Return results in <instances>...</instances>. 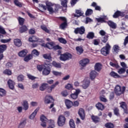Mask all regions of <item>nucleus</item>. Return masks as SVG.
<instances>
[{"instance_id":"1","label":"nucleus","mask_w":128,"mask_h":128,"mask_svg":"<svg viewBox=\"0 0 128 128\" xmlns=\"http://www.w3.org/2000/svg\"><path fill=\"white\" fill-rule=\"evenodd\" d=\"M46 5L47 6V10L49 12L50 14H52L54 12H56L58 10V6L54 4H52L50 2H46Z\"/></svg>"},{"instance_id":"2","label":"nucleus","mask_w":128,"mask_h":128,"mask_svg":"<svg viewBox=\"0 0 128 128\" xmlns=\"http://www.w3.org/2000/svg\"><path fill=\"white\" fill-rule=\"evenodd\" d=\"M116 96H120L122 94H124L126 92V86H123L122 88L120 85H116L114 89Z\"/></svg>"},{"instance_id":"3","label":"nucleus","mask_w":128,"mask_h":128,"mask_svg":"<svg viewBox=\"0 0 128 128\" xmlns=\"http://www.w3.org/2000/svg\"><path fill=\"white\" fill-rule=\"evenodd\" d=\"M110 46L108 44H106V46L101 49V54L103 56H108L110 54Z\"/></svg>"},{"instance_id":"4","label":"nucleus","mask_w":128,"mask_h":128,"mask_svg":"<svg viewBox=\"0 0 128 128\" xmlns=\"http://www.w3.org/2000/svg\"><path fill=\"white\" fill-rule=\"evenodd\" d=\"M46 46L48 48H49V50H52V48H54V50H62V47L60 46L56 45L54 46V42H48L46 44Z\"/></svg>"},{"instance_id":"5","label":"nucleus","mask_w":128,"mask_h":128,"mask_svg":"<svg viewBox=\"0 0 128 128\" xmlns=\"http://www.w3.org/2000/svg\"><path fill=\"white\" fill-rule=\"evenodd\" d=\"M60 60L66 62V60H70V58H72V54L70 53H66L60 55Z\"/></svg>"},{"instance_id":"6","label":"nucleus","mask_w":128,"mask_h":128,"mask_svg":"<svg viewBox=\"0 0 128 128\" xmlns=\"http://www.w3.org/2000/svg\"><path fill=\"white\" fill-rule=\"evenodd\" d=\"M66 122V118L64 116H60L58 118V124L59 126H62Z\"/></svg>"},{"instance_id":"7","label":"nucleus","mask_w":128,"mask_h":128,"mask_svg":"<svg viewBox=\"0 0 128 128\" xmlns=\"http://www.w3.org/2000/svg\"><path fill=\"white\" fill-rule=\"evenodd\" d=\"M90 81L88 78H85L82 82V88L84 90L88 88V86H90Z\"/></svg>"},{"instance_id":"8","label":"nucleus","mask_w":128,"mask_h":128,"mask_svg":"<svg viewBox=\"0 0 128 128\" xmlns=\"http://www.w3.org/2000/svg\"><path fill=\"white\" fill-rule=\"evenodd\" d=\"M84 32H86L84 27L81 26L80 28H76L74 30V32L76 34H84Z\"/></svg>"},{"instance_id":"9","label":"nucleus","mask_w":128,"mask_h":128,"mask_svg":"<svg viewBox=\"0 0 128 128\" xmlns=\"http://www.w3.org/2000/svg\"><path fill=\"white\" fill-rule=\"evenodd\" d=\"M59 18H60L61 20H63V22H64L62 23L60 25V28H61V30H64L66 27V26H68V24H66V18L64 17H60Z\"/></svg>"},{"instance_id":"10","label":"nucleus","mask_w":128,"mask_h":128,"mask_svg":"<svg viewBox=\"0 0 128 128\" xmlns=\"http://www.w3.org/2000/svg\"><path fill=\"white\" fill-rule=\"evenodd\" d=\"M46 66H47V67H44L42 71V74H44V76H48L50 74V64H46Z\"/></svg>"},{"instance_id":"11","label":"nucleus","mask_w":128,"mask_h":128,"mask_svg":"<svg viewBox=\"0 0 128 128\" xmlns=\"http://www.w3.org/2000/svg\"><path fill=\"white\" fill-rule=\"evenodd\" d=\"M78 114L81 118V120H84V118H86V114H84V108H80L79 109Z\"/></svg>"},{"instance_id":"12","label":"nucleus","mask_w":128,"mask_h":128,"mask_svg":"<svg viewBox=\"0 0 128 128\" xmlns=\"http://www.w3.org/2000/svg\"><path fill=\"white\" fill-rule=\"evenodd\" d=\"M97 76H98V74L95 70L92 71L90 74V78L92 80H94L96 78Z\"/></svg>"},{"instance_id":"13","label":"nucleus","mask_w":128,"mask_h":128,"mask_svg":"<svg viewBox=\"0 0 128 128\" xmlns=\"http://www.w3.org/2000/svg\"><path fill=\"white\" fill-rule=\"evenodd\" d=\"M80 92V89L76 90V92L70 95L72 98L73 100H76Z\"/></svg>"},{"instance_id":"14","label":"nucleus","mask_w":128,"mask_h":128,"mask_svg":"<svg viewBox=\"0 0 128 128\" xmlns=\"http://www.w3.org/2000/svg\"><path fill=\"white\" fill-rule=\"evenodd\" d=\"M88 62H90V60H88V59L86 58L80 60L79 64L81 66H86Z\"/></svg>"},{"instance_id":"15","label":"nucleus","mask_w":128,"mask_h":128,"mask_svg":"<svg viewBox=\"0 0 128 128\" xmlns=\"http://www.w3.org/2000/svg\"><path fill=\"white\" fill-rule=\"evenodd\" d=\"M52 100H54V98H52V96L50 95H47L46 96L44 102H45V104H50V102H52Z\"/></svg>"},{"instance_id":"16","label":"nucleus","mask_w":128,"mask_h":128,"mask_svg":"<svg viewBox=\"0 0 128 128\" xmlns=\"http://www.w3.org/2000/svg\"><path fill=\"white\" fill-rule=\"evenodd\" d=\"M91 118L92 122H94L95 124H98V122H100V118L98 116H94V115H92L91 116Z\"/></svg>"},{"instance_id":"17","label":"nucleus","mask_w":128,"mask_h":128,"mask_svg":"<svg viewBox=\"0 0 128 128\" xmlns=\"http://www.w3.org/2000/svg\"><path fill=\"white\" fill-rule=\"evenodd\" d=\"M14 44H15L16 46H18V48L22 46V41H20V40L18 38L14 39Z\"/></svg>"},{"instance_id":"18","label":"nucleus","mask_w":128,"mask_h":128,"mask_svg":"<svg viewBox=\"0 0 128 128\" xmlns=\"http://www.w3.org/2000/svg\"><path fill=\"white\" fill-rule=\"evenodd\" d=\"M8 86L10 88V90H14V88L15 83L12 80H9L8 82Z\"/></svg>"},{"instance_id":"19","label":"nucleus","mask_w":128,"mask_h":128,"mask_svg":"<svg viewBox=\"0 0 128 128\" xmlns=\"http://www.w3.org/2000/svg\"><path fill=\"white\" fill-rule=\"evenodd\" d=\"M102 66L100 63H96L94 66L95 70H96V72H100V70H102Z\"/></svg>"},{"instance_id":"20","label":"nucleus","mask_w":128,"mask_h":128,"mask_svg":"<svg viewBox=\"0 0 128 128\" xmlns=\"http://www.w3.org/2000/svg\"><path fill=\"white\" fill-rule=\"evenodd\" d=\"M26 54H28V50H24L20 52L18 54L20 58H24V56H26Z\"/></svg>"},{"instance_id":"21","label":"nucleus","mask_w":128,"mask_h":128,"mask_svg":"<svg viewBox=\"0 0 128 128\" xmlns=\"http://www.w3.org/2000/svg\"><path fill=\"white\" fill-rule=\"evenodd\" d=\"M40 108H37L34 110V111L31 114L30 116V120H34L36 116V114H38V112Z\"/></svg>"},{"instance_id":"22","label":"nucleus","mask_w":128,"mask_h":128,"mask_svg":"<svg viewBox=\"0 0 128 128\" xmlns=\"http://www.w3.org/2000/svg\"><path fill=\"white\" fill-rule=\"evenodd\" d=\"M65 104L68 108H70L72 106V102L70 100H66Z\"/></svg>"},{"instance_id":"23","label":"nucleus","mask_w":128,"mask_h":128,"mask_svg":"<svg viewBox=\"0 0 128 128\" xmlns=\"http://www.w3.org/2000/svg\"><path fill=\"white\" fill-rule=\"evenodd\" d=\"M108 24L109 26H110V28H116V24L112 22V21L109 20L108 22Z\"/></svg>"},{"instance_id":"24","label":"nucleus","mask_w":128,"mask_h":128,"mask_svg":"<svg viewBox=\"0 0 128 128\" xmlns=\"http://www.w3.org/2000/svg\"><path fill=\"white\" fill-rule=\"evenodd\" d=\"M48 84L43 83L40 86V90L42 92H44V90L47 88H48Z\"/></svg>"},{"instance_id":"25","label":"nucleus","mask_w":128,"mask_h":128,"mask_svg":"<svg viewBox=\"0 0 128 128\" xmlns=\"http://www.w3.org/2000/svg\"><path fill=\"white\" fill-rule=\"evenodd\" d=\"M52 64L56 68H62V64H60V63L56 62V61H54Z\"/></svg>"},{"instance_id":"26","label":"nucleus","mask_w":128,"mask_h":128,"mask_svg":"<svg viewBox=\"0 0 128 128\" xmlns=\"http://www.w3.org/2000/svg\"><path fill=\"white\" fill-rule=\"evenodd\" d=\"M58 84H60V82L57 81V82H56L55 84H54L50 86V90H48V92L49 94H50V92H52V90H54V88H56V86H58Z\"/></svg>"},{"instance_id":"27","label":"nucleus","mask_w":128,"mask_h":128,"mask_svg":"<svg viewBox=\"0 0 128 128\" xmlns=\"http://www.w3.org/2000/svg\"><path fill=\"white\" fill-rule=\"evenodd\" d=\"M6 44H2L0 45V54H2L6 50Z\"/></svg>"},{"instance_id":"28","label":"nucleus","mask_w":128,"mask_h":128,"mask_svg":"<svg viewBox=\"0 0 128 128\" xmlns=\"http://www.w3.org/2000/svg\"><path fill=\"white\" fill-rule=\"evenodd\" d=\"M38 38L36 36H32L28 38V41L30 42H38Z\"/></svg>"},{"instance_id":"29","label":"nucleus","mask_w":128,"mask_h":128,"mask_svg":"<svg viewBox=\"0 0 128 128\" xmlns=\"http://www.w3.org/2000/svg\"><path fill=\"white\" fill-rule=\"evenodd\" d=\"M96 106L98 110H102L104 109V106L100 102L97 104Z\"/></svg>"},{"instance_id":"30","label":"nucleus","mask_w":128,"mask_h":128,"mask_svg":"<svg viewBox=\"0 0 128 128\" xmlns=\"http://www.w3.org/2000/svg\"><path fill=\"white\" fill-rule=\"evenodd\" d=\"M46 64H45L44 65H38L37 66V68L39 72H42V70L44 68H47L48 66L46 65Z\"/></svg>"},{"instance_id":"31","label":"nucleus","mask_w":128,"mask_h":128,"mask_svg":"<svg viewBox=\"0 0 128 128\" xmlns=\"http://www.w3.org/2000/svg\"><path fill=\"white\" fill-rule=\"evenodd\" d=\"M110 76L113 78H120V75H118L117 73H116L114 72H111L110 73Z\"/></svg>"},{"instance_id":"32","label":"nucleus","mask_w":128,"mask_h":128,"mask_svg":"<svg viewBox=\"0 0 128 128\" xmlns=\"http://www.w3.org/2000/svg\"><path fill=\"white\" fill-rule=\"evenodd\" d=\"M26 30H28V27L26 26H23L20 28V32L22 34V32H26Z\"/></svg>"},{"instance_id":"33","label":"nucleus","mask_w":128,"mask_h":128,"mask_svg":"<svg viewBox=\"0 0 128 128\" xmlns=\"http://www.w3.org/2000/svg\"><path fill=\"white\" fill-rule=\"evenodd\" d=\"M87 38L92 40L94 38V33L93 32H90L86 36Z\"/></svg>"},{"instance_id":"34","label":"nucleus","mask_w":128,"mask_h":128,"mask_svg":"<svg viewBox=\"0 0 128 128\" xmlns=\"http://www.w3.org/2000/svg\"><path fill=\"white\" fill-rule=\"evenodd\" d=\"M61 4L64 8H66L68 6V0H60Z\"/></svg>"},{"instance_id":"35","label":"nucleus","mask_w":128,"mask_h":128,"mask_svg":"<svg viewBox=\"0 0 128 128\" xmlns=\"http://www.w3.org/2000/svg\"><path fill=\"white\" fill-rule=\"evenodd\" d=\"M32 56H40V52L36 50H34L32 52Z\"/></svg>"},{"instance_id":"36","label":"nucleus","mask_w":128,"mask_h":128,"mask_svg":"<svg viewBox=\"0 0 128 128\" xmlns=\"http://www.w3.org/2000/svg\"><path fill=\"white\" fill-rule=\"evenodd\" d=\"M32 58V54H29L26 56L24 58V62H28V60H30Z\"/></svg>"},{"instance_id":"37","label":"nucleus","mask_w":128,"mask_h":128,"mask_svg":"<svg viewBox=\"0 0 128 128\" xmlns=\"http://www.w3.org/2000/svg\"><path fill=\"white\" fill-rule=\"evenodd\" d=\"M76 50L79 54H82L84 52V50L81 46H77L76 48Z\"/></svg>"},{"instance_id":"38","label":"nucleus","mask_w":128,"mask_h":128,"mask_svg":"<svg viewBox=\"0 0 128 128\" xmlns=\"http://www.w3.org/2000/svg\"><path fill=\"white\" fill-rule=\"evenodd\" d=\"M26 124V120H24L23 122H21L19 126H18V128H24Z\"/></svg>"},{"instance_id":"39","label":"nucleus","mask_w":128,"mask_h":128,"mask_svg":"<svg viewBox=\"0 0 128 128\" xmlns=\"http://www.w3.org/2000/svg\"><path fill=\"white\" fill-rule=\"evenodd\" d=\"M23 106L24 110H28V103L27 101H24L23 102Z\"/></svg>"},{"instance_id":"40","label":"nucleus","mask_w":128,"mask_h":128,"mask_svg":"<svg viewBox=\"0 0 128 128\" xmlns=\"http://www.w3.org/2000/svg\"><path fill=\"white\" fill-rule=\"evenodd\" d=\"M58 41L61 44H66L68 42H66V39L62 38H58Z\"/></svg>"},{"instance_id":"41","label":"nucleus","mask_w":128,"mask_h":128,"mask_svg":"<svg viewBox=\"0 0 128 128\" xmlns=\"http://www.w3.org/2000/svg\"><path fill=\"white\" fill-rule=\"evenodd\" d=\"M70 128H76V124H74V121L73 120H70Z\"/></svg>"},{"instance_id":"42","label":"nucleus","mask_w":128,"mask_h":128,"mask_svg":"<svg viewBox=\"0 0 128 128\" xmlns=\"http://www.w3.org/2000/svg\"><path fill=\"white\" fill-rule=\"evenodd\" d=\"M6 94V92L4 90L0 88V96H4Z\"/></svg>"},{"instance_id":"43","label":"nucleus","mask_w":128,"mask_h":128,"mask_svg":"<svg viewBox=\"0 0 128 128\" xmlns=\"http://www.w3.org/2000/svg\"><path fill=\"white\" fill-rule=\"evenodd\" d=\"M105 128H114V125L112 123H107V124H105Z\"/></svg>"},{"instance_id":"44","label":"nucleus","mask_w":128,"mask_h":128,"mask_svg":"<svg viewBox=\"0 0 128 128\" xmlns=\"http://www.w3.org/2000/svg\"><path fill=\"white\" fill-rule=\"evenodd\" d=\"M4 74H7V76H12V70L6 69L4 71Z\"/></svg>"},{"instance_id":"45","label":"nucleus","mask_w":128,"mask_h":128,"mask_svg":"<svg viewBox=\"0 0 128 128\" xmlns=\"http://www.w3.org/2000/svg\"><path fill=\"white\" fill-rule=\"evenodd\" d=\"M120 108H123V110L128 108V106L126 105V102H120Z\"/></svg>"},{"instance_id":"46","label":"nucleus","mask_w":128,"mask_h":128,"mask_svg":"<svg viewBox=\"0 0 128 128\" xmlns=\"http://www.w3.org/2000/svg\"><path fill=\"white\" fill-rule=\"evenodd\" d=\"M120 14H122V12L120 11H117L113 15V18H118V16H120Z\"/></svg>"},{"instance_id":"47","label":"nucleus","mask_w":128,"mask_h":128,"mask_svg":"<svg viewBox=\"0 0 128 128\" xmlns=\"http://www.w3.org/2000/svg\"><path fill=\"white\" fill-rule=\"evenodd\" d=\"M18 20L20 26H22V24H24V18L18 17Z\"/></svg>"},{"instance_id":"48","label":"nucleus","mask_w":128,"mask_h":128,"mask_svg":"<svg viewBox=\"0 0 128 128\" xmlns=\"http://www.w3.org/2000/svg\"><path fill=\"white\" fill-rule=\"evenodd\" d=\"M40 120L43 122H48V118L44 115L41 116Z\"/></svg>"},{"instance_id":"49","label":"nucleus","mask_w":128,"mask_h":128,"mask_svg":"<svg viewBox=\"0 0 128 128\" xmlns=\"http://www.w3.org/2000/svg\"><path fill=\"white\" fill-rule=\"evenodd\" d=\"M41 28L46 32H47V34H50V30H48V29L46 26H41Z\"/></svg>"},{"instance_id":"50","label":"nucleus","mask_w":128,"mask_h":128,"mask_svg":"<svg viewBox=\"0 0 128 128\" xmlns=\"http://www.w3.org/2000/svg\"><path fill=\"white\" fill-rule=\"evenodd\" d=\"M14 4H16V6H19V8H22V3L20 2H18V0H14Z\"/></svg>"},{"instance_id":"51","label":"nucleus","mask_w":128,"mask_h":128,"mask_svg":"<svg viewBox=\"0 0 128 128\" xmlns=\"http://www.w3.org/2000/svg\"><path fill=\"white\" fill-rule=\"evenodd\" d=\"M110 64L111 66L116 68H120V66H118V64H114L112 62H110Z\"/></svg>"},{"instance_id":"52","label":"nucleus","mask_w":128,"mask_h":128,"mask_svg":"<svg viewBox=\"0 0 128 128\" xmlns=\"http://www.w3.org/2000/svg\"><path fill=\"white\" fill-rule=\"evenodd\" d=\"M119 74H124L126 72V69L124 68H120L118 72Z\"/></svg>"},{"instance_id":"53","label":"nucleus","mask_w":128,"mask_h":128,"mask_svg":"<svg viewBox=\"0 0 128 128\" xmlns=\"http://www.w3.org/2000/svg\"><path fill=\"white\" fill-rule=\"evenodd\" d=\"M93 12L92 10L88 9L86 12V16H90Z\"/></svg>"},{"instance_id":"54","label":"nucleus","mask_w":128,"mask_h":128,"mask_svg":"<svg viewBox=\"0 0 128 128\" xmlns=\"http://www.w3.org/2000/svg\"><path fill=\"white\" fill-rule=\"evenodd\" d=\"M113 50L116 52H118L120 51V46H118V45H114L113 46Z\"/></svg>"},{"instance_id":"55","label":"nucleus","mask_w":128,"mask_h":128,"mask_svg":"<svg viewBox=\"0 0 128 128\" xmlns=\"http://www.w3.org/2000/svg\"><path fill=\"white\" fill-rule=\"evenodd\" d=\"M10 40H11L10 38L0 40V42H2V44H6L8 42H10Z\"/></svg>"},{"instance_id":"56","label":"nucleus","mask_w":128,"mask_h":128,"mask_svg":"<svg viewBox=\"0 0 128 128\" xmlns=\"http://www.w3.org/2000/svg\"><path fill=\"white\" fill-rule=\"evenodd\" d=\"M27 76L28 77V78L29 80H36V77L34 76H32V74H28Z\"/></svg>"},{"instance_id":"57","label":"nucleus","mask_w":128,"mask_h":128,"mask_svg":"<svg viewBox=\"0 0 128 128\" xmlns=\"http://www.w3.org/2000/svg\"><path fill=\"white\" fill-rule=\"evenodd\" d=\"M61 94L62 96H68V92L66 90H64L61 92Z\"/></svg>"},{"instance_id":"58","label":"nucleus","mask_w":128,"mask_h":128,"mask_svg":"<svg viewBox=\"0 0 128 128\" xmlns=\"http://www.w3.org/2000/svg\"><path fill=\"white\" fill-rule=\"evenodd\" d=\"M43 58H46V60H50V58H52V56H50V54H44L43 56Z\"/></svg>"},{"instance_id":"59","label":"nucleus","mask_w":128,"mask_h":128,"mask_svg":"<svg viewBox=\"0 0 128 128\" xmlns=\"http://www.w3.org/2000/svg\"><path fill=\"white\" fill-rule=\"evenodd\" d=\"M54 76H62V72H58L55 70H54L52 72Z\"/></svg>"},{"instance_id":"60","label":"nucleus","mask_w":128,"mask_h":128,"mask_svg":"<svg viewBox=\"0 0 128 128\" xmlns=\"http://www.w3.org/2000/svg\"><path fill=\"white\" fill-rule=\"evenodd\" d=\"M0 34H6V32L2 26H0Z\"/></svg>"},{"instance_id":"61","label":"nucleus","mask_w":128,"mask_h":128,"mask_svg":"<svg viewBox=\"0 0 128 128\" xmlns=\"http://www.w3.org/2000/svg\"><path fill=\"white\" fill-rule=\"evenodd\" d=\"M76 13L77 14H79L78 16L74 15V16H82L84 14L81 10H76Z\"/></svg>"},{"instance_id":"62","label":"nucleus","mask_w":128,"mask_h":128,"mask_svg":"<svg viewBox=\"0 0 128 128\" xmlns=\"http://www.w3.org/2000/svg\"><path fill=\"white\" fill-rule=\"evenodd\" d=\"M12 66H13L12 63L10 62H8L6 64V66L8 68H12Z\"/></svg>"},{"instance_id":"63","label":"nucleus","mask_w":128,"mask_h":128,"mask_svg":"<svg viewBox=\"0 0 128 128\" xmlns=\"http://www.w3.org/2000/svg\"><path fill=\"white\" fill-rule=\"evenodd\" d=\"M18 82H22V80H24V76L19 75L18 76Z\"/></svg>"},{"instance_id":"64","label":"nucleus","mask_w":128,"mask_h":128,"mask_svg":"<svg viewBox=\"0 0 128 128\" xmlns=\"http://www.w3.org/2000/svg\"><path fill=\"white\" fill-rule=\"evenodd\" d=\"M65 88L67 90H72V84H68L65 86Z\"/></svg>"}]
</instances>
